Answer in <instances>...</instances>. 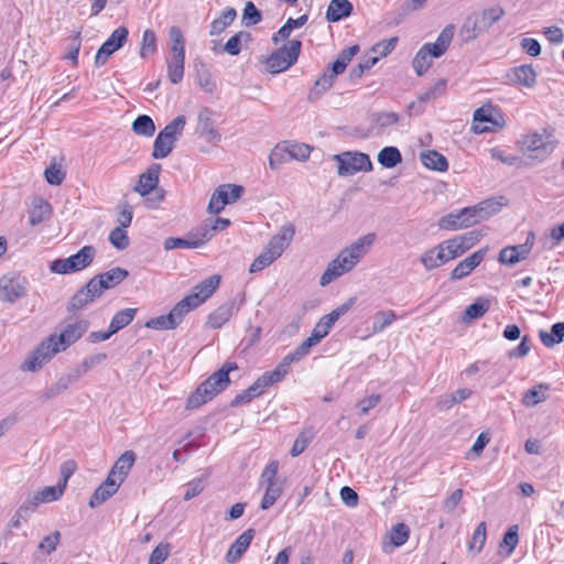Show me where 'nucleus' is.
I'll use <instances>...</instances> for the list:
<instances>
[{
	"mask_svg": "<svg viewBox=\"0 0 564 564\" xmlns=\"http://www.w3.org/2000/svg\"><path fill=\"white\" fill-rule=\"evenodd\" d=\"M375 234H368L358 238L350 246L343 249L339 254L328 263L319 279V284L322 286H326L343 274L351 271L366 256L369 248L375 242Z\"/></svg>",
	"mask_w": 564,
	"mask_h": 564,
	"instance_id": "1",
	"label": "nucleus"
},
{
	"mask_svg": "<svg viewBox=\"0 0 564 564\" xmlns=\"http://www.w3.org/2000/svg\"><path fill=\"white\" fill-rule=\"evenodd\" d=\"M499 207L495 202L486 200L473 207H466L457 213H449L443 216L438 226L445 230H457L467 228L488 219L497 213Z\"/></svg>",
	"mask_w": 564,
	"mask_h": 564,
	"instance_id": "2",
	"label": "nucleus"
},
{
	"mask_svg": "<svg viewBox=\"0 0 564 564\" xmlns=\"http://www.w3.org/2000/svg\"><path fill=\"white\" fill-rule=\"evenodd\" d=\"M455 33L453 24L446 25L434 43H425L415 54L412 66L417 76L424 75L432 65V59L441 57L449 47Z\"/></svg>",
	"mask_w": 564,
	"mask_h": 564,
	"instance_id": "3",
	"label": "nucleus"
},
{
	"mask_svg": "<svg viewBox=\"0 0 564 564\" xmlns=\"http://www.w3.org/2000/svg\"><path fill=\"white\" fill-rule=\"evenodd\" d=\"M295 234L293 225L281 227L279 232L274 235L263 251L253 260L249 268L250 273L262 271L278 258L281 257L283 251L289 247Z\"/></svg>",
	"mask_w": 564,
	"mask_h": 564,
	"instance_id": "4",
	"label": "nucleus"
},
{
	"mask_svg": "<svg viewBox=\"0 0 564 564\" xmlns=\"http://www.w3.org/2000/svg\"><path fill=\"white\" fill-rule=\"evenodd\" d=\"M185 123V116L180 115L159 132L153 144L152 156L154 159H164L172 152L174 143L182 134Z\"/></svg>",
	"mask_w": 564,
	"mask_h": 564,
	"instance_id": "5",
	"label": "nucleus"
},
{
	"mask_svg": "<svg viewBox=\"0 0 564 564\" xmlns=\"http://www.w3.org/2000/svg\"><path fill=\"white\" fill-rule=\"evenodd\" d=\"M302 42L291 40L276 51L272 52L265 59L267 69L271 74H279L293 66L301 54Z\"/></svg>",
	"mask_w": 564,
	"mask_h": 564,
	"instance_id": "6",
	"label": "nucleus"
},
{
	"mask_svg": "<svg viewBox=\"0 0 564 564\" xmlns=\"http://www.w3.org/2000/svg\"><path fill=\"white\" fill-rule=\"evenodd\" d=\"M94 246H84L77 253L65 259H56L51 262L50 270L56 274H69L89 267L96 257Z\"/></svg>",
	"mask_w": 564,
	"mask_h": 564,
	"instance_id": "7",
	"label": "nucleus"
},
{
	"mask_svg": "<svg viewBox=\"0 0 564 564\" xmlns=\"http://www.w3.org/2000/svg\"><path fill=\"white\" fill-rule=\"evenodd\" d=\"M333 159L338 163L337 174L339 176L354 175L358 172L372 171V162L368 154L358 151H346L335 154Z\"/></svg>",
	"mask_w": 564,
	"mask_h": 564,
	"instance_id": "8",
	"label": "nucleus"
},
{
	"mask_svg": "<svg viewBox=\"0 0 564 564\" xmlns=\"http://www.w3.org/2000/svg\"><path fill=\"white\" fill-rule=\"evenodd\" d=\"M63 351L50 335L43 340L33 352L24 360L21 366L22 370L35 372L47 364L56 354Z\"/></svg>",
	"mask_w": 564,
	"mask_h": 564,
	"instance_id": "9",
	"label": "nucleus"
},
{
	"mask_svg": "<svg viewBox=\"0 0 564 564\" xmlns=\"http://www.w3.org/2000/svg\"><path fill=\"white\" fill-rule=\"evenodd\" d=\"M63 351L50 335L43 340L33 352L24 360L21 366L22 370L35 372L47 364L56 354Z\"/></svg>",
	"mask_w": 564,
	"mask_h": 564,
	"instance_id": "10",
	"label": "nucleus"
},
{
	"mask_svg": "<svg viewBox=\"0 0 564 564\" xmlns=\"http://www.w3.org/2000/svg\"><path fill=\"white\" fill-rule=\"evenodd\" d=\"M63 351L50 335L43 340L33 352L24 360L21 366L22 370L35 372L47 364L56 354Z\"/></svg>",
	"mask_w": 564,
	"mask_h": 564,
	"instance_id": "11",
	"label": "nucleus"
},
{
	"mask_svg": "<svg viewBox=\"0 0 564 564\" xmlns=\"http://www.w3.org/2000/svg\"><path fill=\"white\" fill-rule=\"evenodd\" d=\"M278 469L279 462L271 460L261 474L262 481L267 484L265 492L260 505L263 510L272 507L282 495V482L276 479Z\"/></svg>",
	"mask_w": 564,
	"mask_h": 564,
	"instance_id": "12",
	"label": "nucleus"
},
{
	"mask_svg": "<svg viewBox=\"0 0 564 564\" xmlns=\"http://www.w3.org/2000/svg\"><path fill=\"white\" fill-rule=\"evenodd\" d=\"M281 380L282 379L279 376V372H276L275 370L265 371L249 388H247L241 393L236 395L231 400L230 405L238 406L243 403H249L254 398L261 395L267 388H269L275 382H280Z\"/></svg>",
	"mask_w": 564,
	"mask_h": 564,
	"instance_id": "13",
	"label": "nucleus"
},
{
	"mask_svg": "<svg viewBox=\"0 0 564 564\" xmlns=\"http://www.w3.org/2000/svg\"><path fill=\"white\" fill-rule=\"evenodd\" d=\"M88 321L84 318H70L66 322V325L58 335L52 334L51 336L64 351L75 344L88 330Z\"/></svg>",
	"mask_w": 564,
	"mask_h": 564,
	"instance_id": "14",
	"label": "nucleus"
},
{
	"mask_svg": "<svg viewBox=\"0 0 564 564\" xmlns=\"http://www.w3.org/2000/svg\"><path fill=\"white\" fill-rule=\"evenodd\" d=\"M129 31L126 26H119L101 44L95 56V66H104L109 56L121 48L128 40Z\"/></svg>",
	"mask_w": 564,
	"mask_h": 564,
	"instance_id": "15",
	"label": "nucleus"
},
{
	"mask_svg": "<svg viewBox=\"0 0 564 564\" xmlns=\"http://www.w3.org/2000/svg\"><path fill=\"white\" fill-rule=\"evenodd\" d=\"M521 144L530 153V158L539 161H543L554 149L545 135L536 132L524 135Z\"/></svg>",
	"mask_w": 564,
	"mask_h": 564,
	"instance_id": "16",
	"label": "nucleus"
},
{
	"mask_svg": "<svg viewBox=\"0 0 564 564\" xmlns=\"http://www.w3.org/2000/svg\"><path fill=\"white\" fill-rule=\"evenodd\" d=\"M26 295L25 279L7 278L0 279V300L13 303Z\"/></svg>",
	"mask_w": 564,
	"mask_h": 564,
	"instance_id": "17",
	"label": "nucleus"
},
{
	"mask_svg": "<svg viewBox=\"0 0 564 564\" xmlns=\"http://www.w3.org/2000/svg\"><path fill=\"white\" fill-rule=\"evenodd\" d=\"M129 272L120 267L112 268L104 273H99L90 279L91 283H95L96 289L102 295L105 290L115 288L120 284L127 276Z\"/></svg>",
	"mask_w": 564,
	"mask_h": 564,
	"instance_id": "18",
	"label": "nucleus"
},
{
	"mask_svg": "<svg viewBox=\"0 0 564 564\" xmlns=\"http://www.w3.org/2000/svg\"><path fill=\"white\" fill-rule=\"evenodd\" d=\"M486 253H487V249L482 248V249L475 251L474 253H471L464 260H462L453 269V271L451 273V279L452 280H460V279L469 275L473 272V270H475L482 262Z\"/></svg>",
	"mask_w": 564,
	"mask_h": 564,
	"instance_id": "19",
	"label": "nucleus"
},
{
	"mask_svg": "<svg viewBox=\"0 0 564 564\" xmlns=\"http://www.w3.org/2000/svg\"><path fill=\"white\" fill-rule=\"evenodd\" d=\"M220 283L219 275H212L197 285H195L192 292L188 294V297L193 299V303L196 307L203 304L212 294L217 290Z\"/></svg>",
	"mask_w": 564,
	"mask_h": 564,
	"instance_id": "20",
	"label": "nucleus"
},
{
	"mask_svg": "<svg viewBox=\"0 0 564 564\" xmlns=\"http://www.w3.org/2000/svg\"><path fill=\"white\" fill-rule=\"evenodd\" d=\"M101 296L98 290L89 280L85 286L78 290L70 301L68 302L67 310L68 311H78L84 308L89 303L94 302L95 299Z\"/></svg>",
	"mask_w": 564,
	"mask_h": 564,
	"instance_id": "21",
	"label": "nucleus"
},
{
	"mask_svg": "<svg viewBox=\"0 0 564 564\" xmlns=\"http://www.w3.org/2000/svg\"><path fill=\"white\" fill-rule=\"evenodd\" d=\"M237 369L238 365L236 362L227 361L204 381L218 394L230 383L229 373Z\"/></svg>",
	"mask_w": 564,
	"mask_h": 564,
	"instance_id": "22",
	"label": "nucleus"
},
{
	"mask_svg": "<svg viewBox=\"0 0 564 564\" xmlns=\"http://www.w3.org/2000/svg\"><path fill=\"white\" fill-rule=\"evenodd\" d=\"M253 538V529H248L245 532H242L228 549L226 553V561L230 564L238 562L249 547Z\"/></svg>",
	"mask_w": 564,
	"mask_h": 564,
	"instance_id": "23",
	"label": "nucleus"
},
{
	"mask_svg": "<svg viewBox=\"0 0 564 564\" xmlns=\"http://www.w3.org/2000/svg\"><path fill=\"white\" fill-rule=\"evenodd\" d=\"M213 111L208 108H203L198 113L197 132L210 143L220 141L219 132L214 128Z\"/></svg>",
	"mask_w": 564,
	"mask_h": 564,
	"instance_id": "24",
	"label": "nucleus"
},
{
	"mask_svg": "<svg viewBox=\"0 0 564 564\" xmlns=\"http://www.w3.org/2000/svg\"><path fill=\"white\" fill-rule=\"evenodd\" d=\"M160 171V164H151L147 172L142 173L139 176V182L138 185L134 187V191L138 192L141 196L149 195L159 184Z\"/></svg>",
	"mask_w": 564,
	"mask_h": 564,
	"instance_id": "25",
	"label": "nucleus"
},
{
	"mask_svg": "<svg viewBox=\"0 0 564 564\" xmlns=\"http://www.w3.org/2000/svg\"><path fill=\"white\" fill-rule=\"evenodd\" d=\"M509 79L517 85L533 88L536 84V72L530 64H523L510 69Z\"/></svg>",
	"mask_w": 564,
	"mask_h": 564,
	"instance_id": "26",
	"label": "nucleus"
},
{
	"mask_svg": "<svg viewBox=\"0 0 564 564\" xmlns=\"http://www.w3.org/2000/svg\"><path fill=\"white\" fill-rule=\"evenodd\" d=\"M135 460V455L132 451L124 452L115 463L108 476L118 481L119 485L123 482L132 468Z\"/></svg>",
	"mask_w": 564,
	"mask_h": 564,
	"instance_id": "27",
	"label": "nucleus"
},
{
	"mask_svg": "<svg viewBox=\"0 0 564 564\" xmlns=\"http://www.w3.org/2000/svg\"><path fill=\"white\" fill-rule=\"evenodd\" d=\"M119 487L120 485L118 481L107 476L106 480L95 490L90 497L89 507L96 508L97 506L104 503L118 491Z\"/></svg>",
	"mask_w": 564,
	"mask_h": 564,
	"instance_id": "28",
	"label": "nucleus"
},
{
	"mask_svg": "<svg viewBox=\"0 0 564 564\" xmlns=\"http://www.w3.org/2000/svg\"><path fill=\"white\" fill-rule=\"evenodd\" d=\"M354 10V6L349 0H330L326 10V20L335 23L348 18Z\"/></svg>",
	"mask_w": 564,
	"mask_h": 564,
	"instance_id": "29",
	"label": "nucleus"
},
{
	"mask_svg": "<svg viewBox=\"0 0 564 564\" xmlns=\"http://www.w3.org/2000/svg\"><path fill=\"white\" fill-rule=\"evenodd\" d=\"M505 15V10L500 6H494L482 10L478 15L474 19L478 24V29L480 31H488L492 24L497 23Z\"/></svg>",
	"mask_w": 564,
	"mask_h": 564,
	"instance_id": "30",
	"label": "nucleus"
},
{
	"mask_svg": "<svg viewBox=\"0 0 564 564\" xmlns=\"http://www.w3.org/2000/svg\"><path fill=\"white\" fill-rule=\"evenodd\" d=\"M448 261L449 260L442 243H438L434 248L425 251L421 257V262L426 270H433Z\"/></svg>",
	"mask_w": 564,
	"mask_h": 564,
	"instance_id": "31",
	"label": "nucleus"
},
{
	"mask_svg": "<svg viewBox=\"0 0 564 564\" xmlns=\"http://www.w3.org/2000/svg\"><path fill=\"white\" fill-rule=\"evenodd\" d=\"M216 394V392L210 389V387L203 381L197 389L188 397L186 401V409L194 410L210 401Z\"/></svg>",
	"mask_w": 564,
	"mask_h": 564,
	"instance_id": "32",
	"label": "nucleus"
},
{
	"mask_svg": "<svg viewBox=\"0 0 564 564\" xmlns=\"http://www.w3.org/2000/svg\"><path fill=\"white\" fill-rule=\"evenodd\" d=\"M338 74H334L332 67L329 72H324L314 83L313 88L310 90L307 95V99L310 101H316L321 98V96L327 91L334 84L335 77Z\"/></svg>",
	"mask_w": 564,
	"mask_h": 564,
	"instance_id": "33",
	"label": "nucleus"
},
{
	"mask_svg": "<svg viewBox=\"0 0 564 564\" xmlns=\"http://www.w3.org/2000/svg\"><path fill=\"white\" fill-rule=\"evenodd\" d=\"M420 159L422 164L429 170L445 172L448 169L447 159L435 150L423 151Z\"/></svg>",
	"mask_w": 564,
	"mask_h": 564,
	"instance_id": "34",
	"label": "nucleus"
},
{
	"mask_svg": "<svg viewBox=\"0 0 564 564\" xmlns=\"http://www.w3.org/2000/svg\"><path fill=\"white\" fill-rule=\"evenodd\" d=\"M64 491L65 489L58 484L55 486H47L36 491L32 497H30V500L37 508L41 503H48L59 500L64 495Z\"/></svg>",
	"mask_w": 564,
	"mask_h": 564,
	"instance_id": "35",
	"label": "nucleus"
},
{
	"mask_svg": "<svg viewBox=\"0 0 564 564\" xmlns=\"http://www.w3.org/2000/svg\"><path fill=\"white\" fill-rule=\"evenodd\" d=\"M235 304L232 302L225 303L212 312L208 316L207 324L209 327L217 329L226 324L234 314Z\"/></svg>",
	"mask_w": 564,
	"mask_h": 564,
	"instance_id": "36",
	"label": "nucleus"
},
{
	"mask_svg": "<svg viewBox=\"0 0 564 564\" xmlns=\"http://www.w3.org/2000/svg\"><path fill=\"white\" fill-rule=\"evenodd\" d=\"M72 384V379H69V377L66 373H64L57 379L56 382L41 391L39 394V399L44 402L57 398L58 395L64 393Z\"/></svg>",
	"mask_w": 564,
	"mask_h": 564,
	"instance_id": "37",
	"label": "nucleus"
},
{
	"mask_svg": "<svg viewBox=\"0 0 564 564\" xmlns=\"http://www.w3.org/2000/svg\"><path fill=\"white\" fill-rule=\"evenodd\" d=\"M36 510L35 505L28 498L15 510L14 514L8 523L9 529H19L22 523L28 522L31 514Z\"/></svg>",
	"mask_w": 564,
	"mask_h": 564,
	"instance_id": "38",
	"label": "nucleus"
},
{
	"mask_svg": "<svg viewBox=\"0 0 564 564\" xmlns=\"http://www.w3.org/2000/svg\"><path fill=\"white\" fill-rule=\"evenodd\" d=\"M51 215V206L43 198L39 197L33 200L32 208L29 212V223L36 226L48 218Z\"/></svg>",
	"mask_w": 564,
	"mask_h": 564,
	"instance_id": "39",
	"label": "nucleus"
},
{
	"mask_svg": "<svg viewBox=\"0 0 564 564\" xmlns=\"http://www.w3.org/2000/svg\"><path fill=\"white\" fill-rule=\"evenodd\" d=\"M237 11L234 8H226L209 26L212 36L221 34L236 19Z\"/></svg>",
	"mask_w": 564,
	"mask_h": 564,
	"instance_id": "40",
	"label": "nucleus"
},
{
	"mask_svg": "<svg viewBox=\"0 0 564 564\" xmlns=\"http://www.w3.org/2000/svg\"><path fill=\"white\" fill-rule=\"evenodd\" d=\"M310 352V349L305 347L302 343L296 347L293 352L286 355L282 361L275 367V371L279 372L281 379H283L289 372V367L292 362L301 360Z\"/></svg>",
	"mask_w": 564,
	"mask_h": 564,
	"instance_id": "41",
	"label": "nucleus"
},
{
	"mask_svg": "<svg viewBox=\"0 0 564 564\" xmlns=\"http://www.w3.org/2000/svg\"><path fill=\"white\" fill-rule=\"evenodd\" d=\"M185 55H172L166 58L167 76L172 84H178L184 76Z\"/></svg>",
	"mask_w": 564,
	"mask_h": 564,
	"instance_id": "42",
	"label": "nucleus"
},
{
	"mask_svg": "<svg viewBox=\"0 0 564 564\" xmlns=\"http://www.w3.org/2000/svg\"><path fill=\"white\" fill-rule=\"evenodd\" d=\"M307 19L308 18L306 14H303L297 19L289 18L288 21L279 29V31L273 34V44L276 45L280 41L289 39L292 30L303 26L307 22Z\"/></svg>",
	"mask_w": 564,
	"mask_h": 564,
	"instance_id": "43",
	"label": "nucleus"
},
{
	"mask_svg": "<svg viewBox=\"0 0 564 564\" xmlns=\"http://www.w3.org/2000/svg\"><path fill=\"white\" fill-rule=\"evenodd\" d=\"M550 390L547 383H540L528 390L522 397V403L525 406H535L547 399L546 392Z\"/></svg>",
	"mask_w": 564,
	"mask_h": 564,
	"instance_id": "44",
	"label": "nucleus"
},
{
	"mask_svg": "<svg viewBox=\"0 0 564 564\" xmlns=\"http://www.w3.org/2000/svg\"><path fill=\"white\" fill-rule=\"evenodd\" d=\"M471 395V390L463 388L453 393L441 395L437 400V406L441 410H449L457 403L468 399Z\"/></svg>",
	"mask_w": 564,
	"mask_h": 564,
	"instance_id": "45",
	"label": "nucleus"
},
{
	"mask_svg": "<svg viewBox=\"0 0 564 564\" xmlns=\"http://www.w3.org/2000/svg\"><path fill=\"white\" fill-rule=\"evenodd\" d=\"M490 302L487 299L478 297L474 303L468 305L464 312L463 321L469 323L480 318L489 310Z\"/></svg>",
	"mask_w": 564,
	"mask_h": 564,
	"instance_id": "46",
	"label": "nucleus"
},
{
	"mask_svg": "<svg viewBox=\"0 0 564 564\" xmlns=\"http://www.w3.org/2000/svg\"><path fill=\"white\" fill-rule=\"evenodd\" d=\"M540 339L545 347H553L564 339V322L555 323L551 327V332H540Z\"/></svg>",
	"mask_w": 564,
	"mask_h": 564,
	"instance_id": "47",
	"label": "nucleus"
},
{
	"mask_svg": "<svg viewBox=\"0 0 564 564\" xmlns=\"http://www.w3.org/2000/svg\"><path fill=\"white\" fill-rule=\"evenodd\" d=\"M378 162L386 169H392L402 162V155L395 147H384L378 153Z\"/></svg>",
	"mask_w": 564,
	"mask_h": 564,
	"instance_id": "48",
	"label": "nucleus"
},
{
	"mask_svg": "<svg viewBox=\"0 0 564 564\" xmlns=\"http://www.w3.org/2000/svg\"><path fill=\"white\" fill-rule=\"evenodd\" d=\"M397 319V314L392 310L378 311L373 315L372 322V334H378L383 332L388 326H390Z\"/></svg>",
	"mask_w": 564,
	"mask_h": 564,
	"instance_id": "49",
	"label": "nucleus"
},
{
	"mask_svg": "<svg viewBox=\"0 0 564 564\" xmlns=\"http://www.w3.org/2000/svg\"><path fill=\"white\" fill-rule=\"evenodd\" d=\"M359 52L358 45L349 46L345 50H343L339 54L336 61L330 65L332 70L334 74H343L349 64V62L352 59V57Z\"/></svg>",
	"mask_w": 564,
	"mask_h": 564,
	"instance_id": "50",
	"label": "nucleus"
},
{
	"mask_svg": "<svg viewBox=\"0 0 564 564\" xmlns=\"http://www.w3.org/2000/svg\"><path fill=\"white\" fill-rule=\"evenodd\" d=\"M135 314V308H124L117 312L110 322L109 328L113 334L118 333L133 321Z\"/></svg>",
	"mask_w": 564,
	"mask_h": 564,
	"instance_id": "51",
	"label": "nucleus"
},
{
	"mask_svg": "<svg viewBox=\"0 0 564 564\" xmlns=\"http://www.w3.org/2000/svg\"><path fill=\"white\" fill-rule=\"evenodd\" d=\"M132 131L138 135L152 137L155 132V124L147 115L138 116L132 122Z\"/></svg>",
	"mask_w": 564,
	"mask_h": 564,
	"instance_id": "52",
	"label": "nucleus"
},
{
	"mask_svg": "<svg viewBox=\"0 0 564 564\" xmlns=\"http://www.w3.org/2000/svg\"><path fill=\"white\" fill-rule=\"evenodd\" d=\"M192 301L193 299L186 295L183 300L176 303L175 306L169 313L170 315H172L173 322L176 325V327L181 324V322L183 321L184 316L187 313L196 308Z\"/></svg>",
	"mask_w": 564,
	"mask_h": 564,
	"instance_id": "53",
	"label": "nucleus"
},
{
	"mask_svg": "<svg viewBox=\"0 0 564 564\" xmlns=\"http://www.w3.org/2000/svg\"><path fill=\"white\" fill-rule=\"evenodd\" d=\"M251 34L245 31H240L232 35L224 45V51L232 56L238 55L241 51V43H249L251 41Z\"/></svg>",
	"mask_w": 564,
	"mask_h": 564,
	"instance_id": "54",
	"label": "nucleus"
},
{
	"mask_svg": "<svg viewBox=\"0 0 564 564\" xmlns=\"http://www.w3.org/2000/svg\"><path fill=\"white\" fill-rule=\"evenodd\" d=\"M487 539V532H486V522H480L476 530L473 533L471 540L467 544L468 551L473 552L474 554L479 553Z\"/></svg>",
	"mask_w": 564,
	"mask_h": 564,
	"instance_id": "55",
	"label": "nucleus"
},
{
	"mask_svg": "<svg viewBox=\"0 0 564 564\" xmlns=\"http://www.w3.org/2000/svg\"><path fill=\"white\" fill-rule=\"evenodd\" d=\"M156 52V35L154 31L148 29L143 32L141 47H140V56L145 58L150 54Z\"/></svg>",
	"mask_w": 564,
	"mask_h": 564,
	"instance_id": "56",
	"label": "nucleus"
},
{
	"mask_svg": "<svg viewBox=\"0 0 564 564\" xmlns=\"http://www.w3.org/2000/svg\"><path fill=\"white\" fill-rule=\"evenodd\" d=\"M314 433L311 430L301 432L294 441V444L290 451L291 456L296 457L302 454L308 444L312 442Z\"/></svg>",
	"mask_w": 564,
	"mask_h": 564,
	"instance_id": "57",
	"label": "nucleus"
},
{
	"mask_svg": "<svg viewBox=\"0 0 564 564\" xmlns=\"http://www.w3.org/2000/svg\"><path fill=\"white\" fill-rule=\"evenodd\" d=\"M176 248L195 249L198 248V243L194 241L191 232L186 238L169 237L164 241V249L172 250Z\"/></svg>",
	"mask_w": 564,
	"mask_h": 564,
	"instance_id": "58",
	"label": "nucleus"
},
{
	"mask_svg": "<svg viewBox=\"0 0 564 564\" xmlns=\"http://www.w3.org/2000/svg\"><path fill=\"white\" fill-rule=\"evenodd\" d=\"M399 120V115L393 111H380L372 115V122L381 129L397 124Z\"/></svg>",
	"mask_w": 564,
	"mask_h": 564,
	"instance_id": "59",
	"label": "nucleus"
},
{
	"mask_svg": "<svg viewBox=\"0 0 564 564\" xmlns=\"http://www.w3.org/2000/svg\"><path fill=\"white\" fill-rule=\"evenodd\" d=\"M443 248L445 249L446 256L448 260L456 259L466 252V247H464L463 242L454 237L452 239L445 240L441 242Z\"/></svg>",
	"mask_w": 564,
	"mask_h": 564,
	"instance_id": "60",
	"label": "nucleus"
},
{
	"mask_svg": "<svg viewBox=\"0 0 564 564\" xmlns=\"http://www.w3.org/2000/svg\"><path fill=\"white\" fill-rule=\"evenodd\" d=\"M482 31L478 29L476 20L471 17L467 18L460 29V35L465 42H469L478 37Z\"/></svg>",
	"mask_w": 564,
	"mask_h": 564,
	"instance_id": "61",
	"label": "nucleus"
},
{
	"mask_svg": "<svg viewBox=\"0 0 564 564\" xmlns=\"http://www.w3.org/2000/svg\"><path fill=\"white\" fill-rule=\"evenodd\" d=\"M109 241L118 250H124L129 246L127 230L122 227L113 228L109 234Z\"/></svg>",
	"mask_w": 564,
	"mask_h": 564,
	"instance_id": "62",
	"label": "nucleus"
},
{
	"mask_svg": "<svg viewBox=\"0 0 564 564\" xmlns=\"http://www.w3.org/2000/svg\"><path fill=\"white\" fill-rule=\"evenodd\" d=\"M262 15L260 10L254 6L252 1H248L245 6L242 13V21L247 26L258 24L261 22Z\"/></svg>",
	"mask_w": 564,
	"mask_h": 564,
	"instance_id": "63",
	"label": "nucleus"
},
{
	"mask_svg": "<svg viewBox=\"0 0 564 564\" xmlns=\"http://www.w3.org/2000/svg\"><path fill=\"white\" fill-rule=\"evenodd\" d=\"M171 553V545L170 543H160L155 549L152 551L149 564H163L166 558L169 557Z\"/></svg>",
	"mask_w": 564,
	"mask_h": 564,
	"instance_id": "64",
	"label": "nucleus"
}]
</instances>
